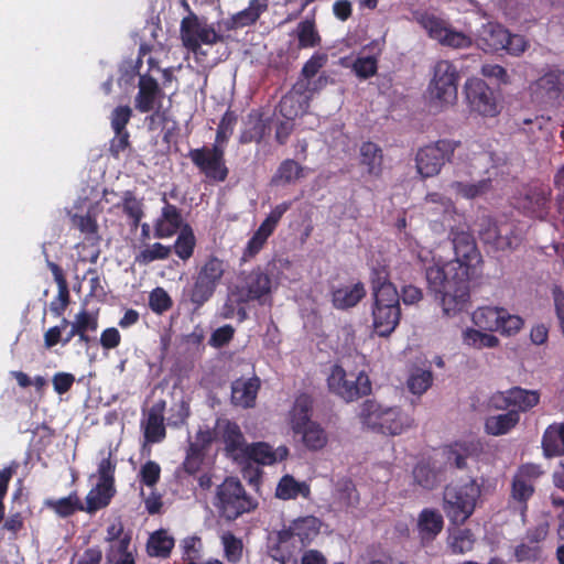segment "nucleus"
Returning a JSON list of instances; mask_svg holds the SVG:
<instances>
[{"instance_id":"obj_32","label":"nucleus","mask_w":564,"mask_h":564,"mask_svg":"<svg viewBox=\"0 0 564 564\" xmlns=\"http://www.w3.org/2000/svg\"><path fill=\"white\" fill-rule=\"evenodd\" d=\"M310 486L304 481H297L291 475L283 476L276 487L275 496L283 500L295 499L299 496L308 498Z\"/></svg>"},{"instance_id":"obj_60","label":"nucleus","mask_w":564,"mask_h":564,"mask_svg":"<svg viewBox=\"0 0 564 564\" xmlns=\"http://www.w3.org/2000/svg\"><path fill=\"white\" fill-rule=\"evenodd\" d=\"M352 69L360 78H368L377 72V59L373 56L358 57L352 65Z\"/></svg>"},{"instance_id":"obj_54","label":"nucleus","mask_w":564,"mask_h":564,"mask_svg":"<svg viewBox=\"0 0 564 564\" xmlns=\"http://www.w3.org/2000/svg\"><path fill=\"white\" fill-rule=\"evenodd\" d=\"M215 292V288L198 275L189 293L191 301L198 307L207 302Z\"/></svg>"},{"instance_id":"obj_8","label":"nucleus","mask_w":564,"mask_h":564,"mask_svg":"<svg viewBox=\"0 0 564 564\" xmlns=\"http://www.w3.org/2000/svg\"><path fill=\"white\" fill-rule=\"evenodd\" d=\"M459 74L449 61H438L433 68L429 91L431 98L441 106H449L457 100V83Z\"/></svg>"},{"instance_id":"obj_37","label":"nucleus","mask_w":564,"mask_h":564,"mask_svg":"<svg viewBox=\"0 0 564 564\" xmlns=\"http://www.w3.org/2000/svg\"><path fill=\"white\" fill-rule=\"evenodd\" d=\"M319 528L321 521L313 516L299 518L292 522V532L295 533L302 545L310 543L319 533Z\"/></svg>"},{"instance_id":"obj_49","label":"nucleus","mask_w":564,"mask_h":564,"mask_svg":"<svg viewBox=\"0 0 564 564\" xmlns=\"http://www.w3.org/2000/svg\"><path fill=\"white\" fill-rule=\"evenodd\" d=\"M194 247H195V236H194L192 229L188 226H185L181 230V232L173 246L174 251L182 260H187L192 257Z\"/></svg>"},{"instance_id":"obj_9","label":"nucleus","mask_w":564,"mask_h":564,"mask_svg":"<svg viewBox=\"0 0 564 564\" xmlns=\"http://www.w3.org/2000/svg\"><path fill=\"white\" fill-rule=\"evenodd\" d=\"M272 282L268 274L260 269L252 270L245 278L241 285H236L229 293L228 301L247 303L258 301L265 304L270 297Z\"/></svg>"},{"instance_id":"obj_50","label":"nucleus","mask_w":564,"mask_h":564,"mask_svg":"<svg viewBox=\"0 0 564 564\" xmlns=\"http://www.w3.org/2000/svg\"><path fill=\"white\" fill-rule=\"evenodd\" d=\"M452 187L456 189L462 196L466 198H476L488 193L491 189V181L489 178L481 180L475 184H467L463 182H454Z\"/></svg>"},{"instance_id":"obj_2","label":"nucleus","mask_w":564,"mask_h":564,"mask_svg":"<svg viewBox=\"0 0 564 564\" xmlns=\"http://www.w3.org/2000/svg\"><path fill=\"white\" fill-rule=\"evenodd\" d=\"M373 307L372 326L379 336H389L398 326L401 317L400 296L395 286L386 276L372 282Z\"/></svg>"},{"instance_id":"obj_42","label":"nucleus","mask_w":564,"mask_h":564,"mask_svg":"<svg viewBox=\"0 0 564 564\" xmlns=\"http://www.w3.org/2000/svg\"><path fill=\"white\" fill-rule=\"evenodd\" d=\"M304 176V169L294 160H285L279 166L272 183L291 184Z\"/></svg>"},{"instance_id":"obj_45","label":"nucleus","mask_w":564,"mask_h":564,"mask_svg":"<svg viewBox=\"0 0 564 564\" xmlns=\"http://www.w3.org/2000/svg\"><path fill=\"white\" fill-rule=\"evenodd\" d=\"M335 499L344 508L355 507L358 503L359 496L351 480L343 479L337 482Z\"/></svg>"},{"instance_id":"obj_28","label":"nucleus","mask_w":564,"mask_h":564,"mask_svg":"<svg viewBox=\"0 0 564 564\" xmlns=\"http://www.w3.org/2000/svg\"><path fill=\"white\" fill-rule=\"evenodd\" d=\"M313 408V400L308 394H301L295 399L294 405L290 411V423L293 432L301 431V429L311 424V412Z\"/></svg>"},{"instance_id":"obj_15","label":"nucleus","mask_w":564,"mask_h":564,"mask_svg":"<svg viewBox=\"0 0 564 564\" xmlns=\"http://www.w3.org/2000/svg\"><path fill=\"white\" fill-rule=\"evenodd\" d=\"M132 115L133 110L128 105L118 106L111 111L110 124L115 132V137L111 140L110 152L116 158L130 147V134L127 131L126 126L130 121Z\"/></svg>"},{"instance_id":"obj_51","label":"nucleus","mask_w":564,"mask_h":564,"mask_svg":"<svg viewBox=\"0 0 564 564\" xmlns=\"http://www.w3.org/2000/svg\"><path fill=\"white\" fill-rule=\"evenodd\" d=\"M433 375L430 370L417 369L408 379V388L413 394L424 393L432 384Z\"/></svg>"},{"instance_id":"obj_3","label":"nucleus","mask_w":564,"mask_h":564,"mask_svg":"<svg viewBox=\"0 0 564 564\" xmlns=\"http://www.w3.org/2000/svg\"><path fill=\"white\" fill-rule=\"evenodd\" d=\"M368 429L390 436L402 434L414 425V419L399 406H387L375 400H366L359 413Z\"/></svg>"},{"instance_id":"obj_41","label":"nucleus","mask_w":564,"mask_h":564,"mask_svg":"<svg viewBox=\"0 0 564 564\" xmlns=\"http://www.w3.org/2000/svg\"><path fill=\"white\" fill-rule=\"evenodd\" d=\"M98 327L97 315L87 311H82L76 315V319L70 328V336L78 335L82 340L88 341V333L96 332Z\"/></svg>"},{"instance_id":"obj_38","label":"nucleus","mask_w":564,"mask_h":564,"mask_svg":"<svg viewBox=\"0 0 564 564\" xmlns=\"http://www.w3.org/2000/svg\"><path fill=\"white\" fill-rule=\"evenodd\" d=\"M174 546V539L165 530H159L150 535L147 550L150 556L167 557Z\"/></svg>"},{"instance_id":"obj_64","label":"nucleus","mask_w":564,"mask_h":564,"mask_svg":"<svg viewBox=\"0 0 564 564\" xmlns=\"http://www.w3.org/2000/svg\"><path fill=\"white\" fill-rule=\"evenodd\" d=\"M541 546L531 543H521L516 547L514 555L519 562L538 561L541 557Z\"/></svg>"},{"instance_id":"obj_25","label":"nucleus","mask_w":564,"mask_h":564,"mask_svg":"<svg viewBox=\"0 0 564 564\" xmlns=\"http://www.w3.org/2000/svg\"><path fill=\"white\" fill-rule=\"evenodd\" d=\"M104 507H106V458H102L98 465V479L86 496L83 511L94 513Z\"/></svg>"},{"instance_id":"obj_31","label":"nucleus","mask_w":564,"mask_h":564,"mask_svg":"<svg viewBox=\"0 0 564 564\" xmlns=\"http://www.w3.org/2000/svg\"><path fill=\"white\" fill-rule=\"evenodd\" d=\"M519 420L520 415L514 410L498 415H490L486 419L485 430L490 435H503L512 430L519 423Z\"/></svg>"},{"instance_id":"obj_33","label":"nucleus","mask_w":564,"mask_h":564,"mask_svg":"<svg viewBox=\"0 0 564 564\" xmlns=\"http://www.w3.org/2000/svg\"><path fill=\"white\" fill-rule=\"evenodd\" d=\"M564 85V75L560 72H550L540 77L534 84V93L541 98H555Z\"/></svg>"},{"instance_id":"obj_61","label":"nucleus","mask_w":564,"mask_h":564,"mask_svg":"<svg viewBox=\"0 0 564 564\" xmlns=\"http://www.w3.org/2000/svg\"><path fill=\"white\" fill-rule=\"evenodd\" d=\"M501 325L499 332L505 335L511 336L517 334L523 326V319L518 315H510L506 310H502Z\"/></svg>"},{"instance_id":"obj_40","label":"nucleus","mask_w":564,"mask_h":564,"mask_svg":"<svg viewBox=\"0 0 564 564\" xmlns=\"http://www.w3.org/2000/svg\"><path fill=\"white\" fill-rule=\"evenodd\" d=\"M540 394L535 390H524L514 387L508 390V402L521 411H528L539 403Z\"/></svg>"},{"instance_id":"obj_26","label":"nucleus","mask_w":564,"mask_h":564,"mask_svg":"<svg viewBox=\"0 0 564 564\" xmlns=\"http://www.w3.org/2000/svg\"><path fill=\"white\" fill-rule=\"evenodd\" d=\"M182 216L178 209L169 203L162 209V215L155 224V237L165 238L173 236L182 226Z\"/></svg>"},{"instance_id":"obj_27","label":"nucleus","mask_w":564,"mask_h":564,"mask_svg":"<svg viewBox=\"0 0 564 564\" xmlns=\"http://www.w3.org/2000/svg\"><path fill=\"white\" fill-rule=\"evenodd\" d=\"M479 452V444L474 442L455 443L444 449L446 463L458 469L466 467V459Z\"/></svg>"},{"instance_id":"obj_12","label":"nucleus","mask_w":564,"mask_h":564,"mask_svg":"<svg viewBox=\"0 0 564 564\" xmlns=\"http://www.w3.org/2000/svg\"><path fill=\"white\" fill-rule=\"evenodd\" d=\"M215 437L225 444L227 456L240 464L245 463L248 444L237 423L228 419H218L215 425Z\"/></svg>"},{"instance_id":"obj_30","label":"nucleus","mask_w":564,"mask_h":564,"mask_svg":"<svg viewBox=\"0 0 564 564\" xmlns=\"http://www.w3.org/2000/svg\"><path fill=\"white\" fill-rule=\"evenodd\" d=\"M542 447L547 457L564 454V423H554L545 430Z\"/></svg>"},{"instance_id":"obj_36","label":"nucleus","mask_w":564,"mask_h":564,"mask_svg":"<svg viewBox=\"0 0 564 564\" xmlns=\"http://www.w3.org/2000/svg\"><path fill=\"white\" fill-rule=\"evenodd\" d=\"M502 310L503 308L491 306L479 307L473 313V321L478 327L485 330L498 332L501 325Z\"/></svg>"},{"instance_id":"obj_11","label":"nucleus","mask_w":564,"mask_h":564,"mask_svg":"<svg viewBox=\"0 0 564 564\" xmlns=\"http://www.w3.org/2000/svg\"><path fill=\"white\" fill-rule=\"evenodd\" d=\"M181 39L184 46L198 56L206 54L202 51V44H215L221 36L213 26L200 22L197 15L191 13L181 22Z\"/></svg>"},{"instance_id":"obj_1","label":"nucleus","mask_w":564,"mask_h":564,"mask_svg":"<svg viewBox=\"0 0 564 564\" xmlns=\"http://www.w3.org/2000/svg\"><path fill=\"white\" fill-rule=\"evenodd\" d=\"M455 260L425 270L427 290L440 302L446 316L462 312L469 300L468 270L480 262V253L465 224L451 228Z\"/></svg>"},{"instance_id":"obj_10","label":"nucleus","mask_w":564,"mask_h":564,"mask_svg":"<svg viewBox=\"0 0 564 564\" xmlns=\"http://www.w3.org/2000/svg\"><path fill=\"white\" fill-rule=\"evenodd\" d=\"M478 235L485 245L497 251L514 249L521 241V238L514 235L510 224H498L489 216L478 219Z\"/></svg>"},{"instance_id":"obj_52","label":"nucleus","mask_w":564,"mask_h":564,"mask_svg":"<svg viewBox=\"0 0 564 564\" xmlns=\"http://www.w3.org/2000/svg\"><path fill=\"white\" fill-rule=\"evenodd\" d=\"M474 535L468 529L458 530L449 539V547L454 554H464L474 546Z\"/></svg>"},{"instance_id":"obj_39","label":"nucleus","mask_w":564,"mask_h":564,"mask_svg":"<svg viewBox=\"0 0 564 564\" xmlns=\"http://www.w3.org/2000/svg\"><path fill=\"white\" fill-rule=\"evenodd\" d=\"M294 433L302 435L304 445L311 451L322 449L327 444L326 432L319 424L315 422H312L311 424L301 429V431H296Z\"/></svg>"},{"instance_id":"obj_4","label":"nucleus","mask_w":564,"mask_h":564,"mask_svg":"<svg viewBox=\"0 0 564 564\" xmlns=\"http://www.w3.org/2000/svg\"><path fill=\"white\" fill-rule=\"evenodd\" d=\"M480 495V485L474 478L463 485H446L443 491V510L446 517L455 525L464 524L474 513Z\"/></svg>"},{"instance_id":"obj_21","label":"nucleus","mask_w":564,"mask_h":564,"mask_svg":"<svg viewBox=\"0 0 564 564\" xmlns=\"http://www.w3.org/2000/svg\"><path fill=\"white\" fill-rule=\"evenodd\" d=\"M246 452L245 463L252 460L262 465L274 464L276 460L284 459L289 454L285 446H280L274 451L268 443L263 442L248 444Z\"/></svg>"},{"instance_id":"obj_59","label":"nucleus","mask_w":564,"mask_h":564,"mask_svg":"<svg viewBox=\"0 0 564 564\" xmlns=\"http://www.w3.org/2000/svg\"><path fill=\"white\" fill-rule=\"evenodd\" d=\"M123 212L132 219V227L137 229L142 216V204L133 195L127 193L123 200Z\"/></svg>"},{"instance_id":"obj_24","label":"nucleus","mask_w":564,"mask_h":564,"mask_svg":"<svg viewBox=\"0 0 564 564\" xmlns=\"http://www.w3.org/2000/svg\"><path fill=\"white\" fill-rule=\"evenodd\" d=\"M299 104L295 99V96L289 95L284 96L280 101V112L285 118V120L281 121L275 131V138L279 143L283 144L291 132L293 131V122L292 119L299 115L300 107L295 108V105Z\"/></svg>"},{"instance_id":"obj_63","label":"nucleus","mask_w":564,"mask_h":564,"mask_svg":"<svg viewBox=\"0 0 564 564\" xmlns=\"http://www.w3.org/2000/svg\"><path fill=\"white\" fill-rule=\"evenodd\" d=\"M172 305L171 297L169 294L161 288L155 289L150 294V307L156 312L162 313L169 310Z\"/></svg>"},{"instance_id":"obj_53","label":"nucleus","mask_w":564,"mask_h":564,"mask_svg":"<svg viewBox=\"0 0 564 564\" xmlns=\"http://www.w3.org/2000/svg\"><path fill=\"white\" fill-rule=\"evenodd\" d=\"M413 477L415 482L425 489H433L438 484L437 473L427 464H417L413 469Z\"/></svg>"},{"instance_id":"obj_58","label":"nucleus","mask_w":564,"mask_h":564,"mask_svg":"<svg viewBox=\"0 0 564 564\" xmlns=\"http://www.w3.org/2000/svg\"><path fill=\"white\" fill-rule=\"evenodd\" d=\"M225 554L228 561L237 562L241 557L242 553V543L239 539H237L232 533L227 532L221 538Z\"/></svg>"},{"instance_id":"obj_17","label":"nucleus","mask_w":564,"mask_h":564,"mask_svg":"<svg viewBox=\"0 0 564 564\" xmlns=\"http://www.w3.org/2000/svg\"><path fill=\"white\" fill-rule=\"evenodd\" d=\"M425 29L434 40L438 41L442 45L453 48H465L471 45V39L463 32L454 31L444 25V23L436 18H429L425 22Z\"/></svg>"},{"instance_id":"obj_19","label":"nucleus","mask_w":564,"mask_h":564,"mask_svg":"<svg viewBox=\"0 0 564 564\" xmlns=\"http://www.w3.org/2000/svg\"><path fill=\"white\" fill-rule=\"evenodd\" d=\"M260 380L257 377L250 379H237L231 383V402L243 409L254 406Z\"/></svg>"},{"instance_id":"obj_48","label":"nucleus","mask_w":564,"mask_h":564,"mask_svg":"<svg viewBox=\"0 0 564 564\" xmlns=\"http://www.w3.org/2000/svg\"><path fill=\"white\" fill-rule=\"evenodd\" d=\"M534 492L533 484L525 482L513 476L511 487V498L514 502L519 503L521 513L523 514L527 509V502Z\"/></svg>"},{"instance_id":"obj_55","label":"nucleus","mask_w":564,"mask_h":564,"mask_svg":"<svg viewBox=\"0 0 564 564\" xmlns=\"http://www.w3.org/2000/svg\"><path fill=\"white\" fill-rule=\"evenodd\" d=\"M171 251L172 247H166L156 242L151 247L143 249L137 257V260L141 263L147 264L154 260H162L169 258Z\"/></svg>"},{"instance_id":"obj_23","label":"nucleus","mask_w":564,"mask_h":564,"mask_svg":"<svg viewBox=\"0 0 564 564\" xmlns=\"http://www.w3.org/2000/svg\"><path fill=\"white\" fill-rule=\"evenodd\" d=\"M443 525V517L437 510H422L417 519V529L422 542L426 543L433 541L442 531Z\"/></svg>"},{"instance_id":"obj_16","label":"nucleus","mask_w":564,"mask_h":564,"mask_svg":"<svg viewBox=\"0 0 564 564\" xmlns=\"http://www.w3.org/2000/svg\"><path fill=\"white\" fill-rule=\"evenodd\" d=\"M138 87L139 91L134 98L135 108L143 113L154 110L163 95L156 76L139 74Z\"/></svg>"},{"instance_id":"obj_13","label":"nucleus","mask_w":564,"mask_h":564,"mask_svg":"<svg viewBox=\"0 0 564 564\" xmlns=\"http://www.w3.org/2000/svg\"><path fill=\"white\" fill-rule=\"evenodd\" d=\"M465 94L473 111L489 117L498 113L494 93L482 79H468L465 85Z\"/></svg>"},{"instance_id":"obj_62","label":"nucleus","mask_w":564,"mask_h":564,"mask_svg":"<svg viewBox=\"0 0 564 564\" xmlns=\"http://www.w3.org/2000/svg\"><path fill=\"white\" fill-rule=\"evenodd\" d=\"M273 231L270 230V228L264 227V225L261 224V226L258 228V230L253 234L251 239L248 242L246 252L248 256H254L264 245L269 236Z\"/></svg>"},{"instance_id":"obj_35","label":"nucleus","mask_w":564,"mask_h":564,"mask_svg":"<svg viewBox=\"0 0 564 564\" xmlns=\"http://www.w3.org/2000/svg\"><path fill=\"white\" fill-rule=\"evenodd\" d=\"M44 505L61 518H67L77 511L84 510V505L76 492L61 499H47Z\"/></svg>"},{"instance_id":"obj_7","label":"nucleus","mask_w":564,"mask_h":564,"mask_svg":"<svg viewBox=\"0 0 564 564\" xmlns=\"http://www.w3.org/2000/svg\"><path fill=\"white\" fill-rule=\"evenodd\" d=\"M330 392L340 397L346 402L355 401L371 392L369 377L360 371L359 373H347L343 367L334 366L327 378Z\"/></svg>"},{"instance_id":"obj_47","label":"nucleus","mask_w":564,"mask_h":564,"mask_svg":"<svg viewBox=\"0 0 564 564\" xmlns=\"http://www.w3.org/2000/svg\"><path fill=\"white\" fill-rule=\"evenodd\" d=\"M225 269L221 260L209 258L198 272V276L215 289L224 275Z\"/></svg>"},{"instance_id":"obj_56","label":"nucleus","mask_w":564,"mask_h":564,"mask_svg":"<svg viewBox=\"0 0 564 564\" xmlns=\"http://www.w3.org/2000/svg\"><path fill=\"white\" fill-rule=\"evenodd\" d=\"M297 36L300 45L303 47L314 46L319 41L312 21H303L297 26Z\"/></svg>"},{"instance_id":"obj_29","label":"nucleus","mask_w":564,"mask_h":564,"mask_svg":"<svg viewBox=\"0 0 564 564\" xmlns=\"http://www.w3.org/2000/svg\"><path fill=\"white\" fill-rule=\"evenodd\" d=\"M366 295L361 282L339 288L333 292V304L336 308L346 310L356 306Z\"/></svg>"},{"instance_id":"obj_46","label":"nucleus","mask_w":564,"mask_h":564,"mask_svg":"<svg viewBox=\"0 0 564 564\" xmlns=\"http://www.w3.org/2000/svg\"><path fill=\"white\" fill-rule=\"evenodd\" d=\"M123 527L121 523L118 525L113 524L110 529H108V540L113 541L111 544V555H121L124 553H132L129 550L131 536L129 534H123Z\"/></svg>"},{"instance_id":"obj_22","label":"nucleus","mask_w":564,"mask_h":564,"mask_svg":"<svg viewBox=\"0 0 564 564\" xmlns=\"http://www.w3.org/2000/svg\"><path fill=\"white\" fill-rule=\"evenodd\" d=\"M47 268L51 270L54 280L58 288L57 296L51 302L50 311L55 316H62L69 303L68 283L63 272V269L55 262L46 259Z\"/></svg>"},{"instance_id":"obj_6","label":"nucleus","mask_w":564,"mask_h":564,"mask_svg":"<svg viewBox=\"0 0 564 564\" xmlns=\"http://www.w3.org/2000/svg\"><path fill=\"white\" fill-rule=\"evenodd\" d=\"M460 147V141L441 139L421 147L415 154L416 172L422 178L440 174L446 162L452 160L454 152Z\"/></svg>"},{"instance_id":"obj_57","label":"nucleus","mask_w":564,"mask_h":564,"mask_svg":"<svg viewBox=\"0 0 564 564\" xmlns=\"http://www.w3.org/2000/svg\"><path fill=\"white\" fill-rule=\"evenodd\" d=\"M265 131V124L263 121L259 118H250L248 122V128L241 133L240 135V142L241 143H249L252 141L259 142Z\"/></svg>"},{"instance_id":"obj_18","label":"nucleus","mask_w":564,"mask_h":564,"mask_svg":"<svg viewBox=\"0 0 564 564\" xmlns=\"http://www.w3.org/2000/svg\"><path fill=\"white\" fill-rule=\"evenodd\" d=\"M549 203V191L544 186H531L520 193L517 204L523 210L542 218Z\"/></svg>"},{"instance_id":"obj_20","label":"nucleus","mask_w":564,"mask_h":564,"mask_svg":"<svg viewBox=\"0 0 564 564\" xmlns=\"http://www.w3.org/2000/svg\"><path fill=\"white\" fill-rule=\"evenodd\" d=\"M164 408L163 401L153 404L142 421L144 438L149 443H158L165 437Z\"/></svg>"},{"instance_id":"obj_5","label":"nucleus","mask_w":564,"mask_h":564,"mask_svg":"<svg viewBox=\"0 0 564 564\" xmlns=\"http://www.w3.org/2000/svg\"><path fill=\"white\" fill-rule=\"evenodd\" d=\"M215 507L221 517L231 521L252 511L257 503L246 494L238 479L228 477L217 487Z\"/></svg>"},{"instance_id":"obj_43","label":"nucleus","mask_w":564,"mask_h":564,"mask_svg":"<svg viewBox=\"0 0 564 564\" xmlns=\"http://www.w3.org/2000/svg\"><path fill=\"white\" fill-rule=\"evenodd\" d=\"M509 32L500 25L488 24L484 26L481 40L492 51L502 50L508 45Z\"/></svg>"},{"instance_id":"obj_34","label":"nucleus","mask_w":564,"mask_h":564,"mask_svg":"<svg viewBox=\"0 0 564 564\" xmlns=\"http://www.w3.org/2000/svg\"><path fill=\"white\" fill-rule=\"evenodd\" d=\"M382 150L373 142H364L360 147V163L367 167V172L378 176L382 170Z\"/></svg>"},{"instance_id":"obj_44","label":"nucleus","mask_w":564,"mask_h":564,"mask_svg":"<svg viewBox=\"0 0 564 564\" xmlns=\"http://www.w3.org/2000/svg\"><path fill=\"white\" fill-rule=\"evenodd\" d=\"M268 8V4L261 0H251L249 7L236 15H234L232 21L236 26H247L254 23L260 14L264 12Z\"/></svg>"},{"instance_id":"obj_14","label":"nucleus","mask_w":564,"mask_h":564,"mask_svg":"<svg viewBox=\"0 0 564 564\" xmlns=\"http://www.w3.org/2000/svg\"><path fill=\"white\" fill-rule=\"evenodd\" d=\"M188 156L207 177L216 181L226 178L228 171L225 166L224 150L218 145L192 150Z\"/></svg>"}]
</instances>
